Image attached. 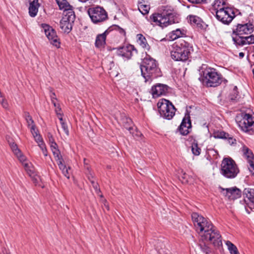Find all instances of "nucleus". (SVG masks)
Instances as JSON below:
<instances>
[{
	"instance_id": "obj_7",
	"label": "nucleus",
	"mask_w": 254,
	"mask_h": 254,
	"mask_svg": "<svg viewBox=\"0 0 254 254\" xmlns=\"http://www.w3.org/2000/svg\"><path fill=\"white\" fill-rule=\"evenodd\" d=\"M160 116L164 119L171 120L175 115L176 109L169 100L162 99L157 104Z\"/></svg>"
},
{
	"instance_id": "obj_8",
	"label": "nucleus",
	"mask_w": 254,
	"mask_h": 254,
	"mask_svg": "<svg viewBox=\"0 0 254 254\" xmlns=\"http://www.w3.org/2000/svg\"><path fill=\"white\" fill-rule=\"evenodd\" d=\"M88 14L91 21L95 24L103 22L108 19L107 12L100 6L89 8Z\"/></svg>"
},
{
	"instance_id": "obj_30",
	"label": "nucleus",
	"mask_w": 254,
	"mask_h": 254,
	"mask_svg": "<svg viewBox=\"0 0 254 254\" xmlns=\"http://www.w3.org/2000/svg\"><path fill=\"white\" fill-rule=\"evenodd\" d=\"M226 2L224 0H215L213 6L216 11L217 9H220L223 7H225Z\"/></svg>"
},
{
	"instance_id": "obj_15",
	"label": "nucleus",
	"mask_w": 254,
	"mask_h": 254,
	"mask_svg": "<svg viewBox=\"0 0 254 254\" xmlns=\"http://www.w3.org/2000/svg\"><path fill=\"white\" fill-rule=\"evenodd\" d=\"M169 87L162 83H157L152 86L151 93L153 98H157L161 95H164L168 92Z\"/></svg>"
},
{
	"instance_id": "obj_41",
	"label": "nucleus",
	"mask_w": 254,
	"mask_h": 254,
	"mask_svg": "<svg viewBox=\"0 0 254 254\" xmlns=\"http://www.w3.org/2000/svg\"><path fill=\"white\" fill-rule=\"evenodd\" d=\"M33 136L36 142L38 144L39 146H40V144H45L43 142L41 136L39 134H36Z\"/></svg>"
},
{
	"instance_id": "obj_35",
	"label": "nucleus",
	"mask_w": 254,
	"mask_h": 254,
	"mask_svg": "<svg viewBox=\"0 0 254 254\" xmlns=\"http://www.w3.org/2000/svg\"><path fill=\"white\" fill-rule=\"evenodd\" d=\"M238 96V88L237 86H234L232 92L230 93V94L229 95L230 99L231 101H235V100H236Z\"/></svg>"
},
{
	"instance_id": "obj_52",
	"label": "nucleus",
	"mask_w": 254,
	"mask_h": 254,
	"mask_svg": "<svg viewBox=\"0 0 254 254\" xmlns=\"http://www.w3.org/2000/svg\"><path fill=\"white\" fill-rule=\"evenodd\" d=\"M54 107H55V112L57 115L58 114V113L62 112V109H61L59 104L56 103V106H54Z\"/></svg>"
},
{
	"instance_id": "obj_16",
	"label": "nucleus",
	"mask_w": 254,
	"mask_h": 254,
	"mask_svg": "<svg viewBox=\"0 0 254 254\" xmlns=\"http://www.w3.org/2000/svg\"><path fill=\"white\" fill-rule=\"evenodd\" d=\"M254 26L252 24L245 23L244 24H238L236 28L233 30V33L236 35H248L253 32Z\"/></svg>"
},
{
	"instance_id": "obj_50",
	"label": "nucleus",
	"mask_w": 254,
	"mask_h": 254,
	"mask_svg": "<svg viewBox=\"0 0 254 254\" xmlns=\"http://www.w3.org/2000/svg\"><path fill=\"white\" fill-rule=\"evenodd\" d=\"M68 169H70V168L68 167V168H65V169L64 170H63L62 171V173L63 174V175L65 177H66L67 179H69L70 178V175H69V173L68 172Z\"/></svg>"
},
{
	"instance_id": "obj_42",
	"label": "nucleus",
	"mask_w": 254,
	"mask_h": 254,
	"mask_svg": "<svg viewBox=\"0 0 254 254\" xmlns=\"http://www.w3.org/2000/svg\"><path fill=\"white\" fill-rule=\"evenodd\" d=\"M0 103L2 106L4 108H8V103L5 99L1 96V94L0 95Z\"/></svg>"
},
{
	"instance_id": "obj_23",
	"label": "nucleus",
	"mask_w": 254,
	"mask_h": 254,
	"mask_svg": "<svg viewBox=\"0 0 254 254\" xmlns=\"http://www.w3.org/2000/svg\"><path fill=\"white\" fill-rule=\"evenodd\" d=\"M232 39L236 46H243L246 45L244 36L232 33Z\"/></svg>"
},
{
	"instance_id": "obj_17",
	"label": "nucleus",
	"mask_w": 254,
	"mask_h": 254,
	"mask_svg": "<svg viewBox=\"0 0 254 254\" xmlns=\"http://www.w3.org/2000/svg\"><path fill=\"white\" fill-rule=\"evenodd\" d=\"M191 127V121L189 115H188L187 117L185 116L179 127V131L181 134L183 135H187L190 132L189 129Z\"/></svg>"
},
{
	"instance_id": "obj_55",
	"label": "nucleus",
	"mask_w": 254,
	"mask_h": 254,
	"mask_svg": "<svg viewBox=\"0 0 254 254\" xmlns=\"http://www.w3.org/2000/svg\"><path fill=\"white\" fill-rule=\"evenodd\" d=\"M48 137H49V140L50 144L52 143V142H56L55 141L54 139L53 136L52 135V134L49 133L48 134Z\"/></svg>"
},
{
	"instance_id": "obj_36",
	"label": "nucleus",
	"mask_w": 254,
	"mask_h": 254,
	"mask_svg": "<svg viewBox=\"0 0 254 254\" xmlns=\"http://www.w3.org/2000/svg\"><path fill=\"white\" fill-rule=\"evenodd\" d=\"M8 142L15 155H18L20 153V150L18 148L17 145L14 142H10V140H8Z\"/></svg>"
},
{
	"instance_id": "obj_53",
	"label": "nucleus",
	"mask_w": 254,
	"mask_h": 254,
	"mask_svg": "<svg viewBox=\"0 0 254 254\" xmlns=\"http://www.w3.org/2000/svg\"><path fill=\"white\" fill-rule=\"evenodd\" d=\"M93 187L94 188V190H95L97 194H99V192H101L100 189L99 188V185L97 183L95 184L94 185H92Z\"/></svg>"
},
{
	"instance_id": "obj_45",
	"label": "nucleus",
	"mask_w": 254,
	"mask_h": 254,
	"mask_svg": "<svg viewBox=\"0 0 254 254\" xmlns=\"http://www.w3.org/2000/svg\"><path fill=\"white\" fill-rule=\"evenodd\" d=\"M62 127L63 129L64 133L67 136L69 135V130L68 129V127L65 123H62L61 124Z\"/></svg>"
},
{
	"instance_id": "obj_3",
	"label": "nucleus",
	"mask_w": 254,
	"mask_h": 254,
	"mask_svg": "<svg viewBox=\"0 0 254 254\" xmlns=\"http://www.w3.org/2000/svg\"><path fill=\"white\" fill-rule=\"evenodd\" d=\"M150 21L151 24L154 23L162 28L178 22L176 13L167 7H165L160 13H154L150 15Z\"/></svg>"
},
{
	"instance_id": "obj_49",
	"label": "nucleus",
	"mask_w": 254,
	"mask_h": 254,
	"mask_svg": "<svg viewBox=\"0 0 254 254\" xmlns=\"http://www.w3.org/2000/svg\"><path fill=\"white\" fill-rule=\"evenodd\" d=\"M39 147L42 150L44 156H47V150L46 147L45 146V144H40Z\"/></svg>"
},
{
	"instance_id": "obj_27",
	"label": "nucleus",
	"mask_w": 254,
	"mask_h": 254,
	"mask_svg": "<svg viewBox=\"0 0 254 254\" xmlns=\"http://www.w3.org/2000/svg\"><path fill=\"white\" fill-rule=\"evenodd\" d=\"M138 8L142 14L145 15L148 13L150 9V6L147 4H143L142 2H139Z\"/></svg>"
},
{
	"instance_id": "obj_62",
	"label": "nucleus",
	"mask_w": 254,
	"mask_h": 254,
	"mask_svg": "<svg viewBox=\"0 0 254 254\" xmlns=\"http://www.w3.org/2000/svg\"><path fill=\"white\" fill-rule=\"evenodd\" d=\"M86 159H85V158H84V164H87V163H86Z\"/></svg>"
},
{
	"instance_id": "obj_28",
	"label": "nucleus",
	"mask_w": 254,
	"mask_h": 254,
	"mask_svg": "<svg viewBox=\"0 0 254 254\" xmlns=\"http://www.w3.org/2000/svg\"><path fill=\"white\" fill-rule=\"evenodd\" d=\"M123 124L124 127L128 129L130 133L133 134L132 131L134 130V128L133 127L130 126L132 124L131 120L130 118H126L123 120Z\"/></svg>"
},
{
	"instance_id": "obj_31",
	"label": "nucleus",
	"mask_w": 254,
	"mask_h": 254,
	"mask_svg": "<svg viewBox=\"0 0 254 254\" xmlns=\"http://www.w3.org/2000/svg\"><path fill=\"white\" fill-rule=\"evenodd\" d=\"M23 116L26 121L27 124V126L28 127L32 126V125H35L34 122L32 119V117L30 115V114L28 112H24Z\"/></svg>"
},
{
	"instance_id": "obj_5",
	"label": "nucleus",
	"mask_w": 254,
	"mask_h": 254,
	"mask_svg": "<svg viewBox=\"0 0 254 254\" xmlns=\"http://www.w3.org/2000/svg\"><path fill=\"white\" fill-rule=\"evenodd\" d=\"M239 172L235 162L231 158H224L221 164V173L226 178L233 179Z\"/></svg>"
},
{
	"instance_id": "obj_48",
	"label": "nucleus",
	"mask_w": 254,
	"mask_h": 254,
	"mask_svg": "<svg viewBox=\"0 0 254 254\" xmlns=\"http://www.w3.org/2000/svg\"><path fill=\"white\" fill-rule=\"evenodd\" d=\"M30 128V131L32 134L33 136L35 135L36 134L38 133V131L36 128L35 125H32V126L29 127Z\"/></svg>"
},
{
	"instance_id": "obj_43",
	"label": "nucleus",
	"mask_w": 254,
	"mask_h": 254,
	"mask_svg": "<svg viewBox=\"0 0 254 254\" xmlns=\"http://www.w3.org/2000/svg\"><path fill=\"white\" fill-rule=\"evenodd\" d=\"M24 167L30 176L34 175V173L32 170L29 169V165L28 163L24 164Z\"/></svg>"
},
{
	"instance_id": "obj_18",
	"label": "nucleus",
	"mask_w": 254,
	"mask_h": 254,
	"mask_svg": "<svg viewBox=\"0 0 254 254\" xmlns=\"http://www.w3.org/2000/svg\"><path fill=\"white\" fill-rule=\"evenodd\" d=\"M225 192L224 194L227 196L230 199H235L239 198L241 195V190L237 188H232L226 189H223Z\"/></svg>"
},
{
	"instance_id": "obj_12",
	"label": "nucleus",
	"mask_w": 254,
	"mask_h": 254,
	"mask_svg": "<svg viewBox=\"0 0 254 254\" xmlns=\"http://www.w3.org/2000/svg\"><path fill=\"white\" fill-rule=\"evenodd\" d=\"M243 196L246 203V210L250 214L254 209V189L245 188L243 191Z\"/></svg>"
},
{
	"instance_id": "obj_20",
	"label": "nucleus",
	"mask_w": 254,
	"mask_h": 254,
	"mask_svg": "<svg viewBox=\"0 0 254 254\" xmlns=\"http://www.w3.org/2000/svg\"><path fill=\"white\" fill-rule=\"evenodd\" d=\"M58 4L60 9H64L63 15H68V13H74L73 6L69 4L66 0H62L61 1H58Z\"/></svg>"
},
{
	"instance_id": "obj_32",
	"label": "nucleus",
	"mask_w": 254,
	"mask_h": 254,
	"mask_svg": "<svg viewBox=\"0 0 254 254\" xmlns=\"http://www.w3.org/2000/svg\"><path fill=\"white\" fill-rule=\"evenodd\" d=\"M213 137L215 138L226 139L228 137V133L223 131H218L214 133Z\"/></svg>"
},
{
	"instance_id": "obj_34",
	"label": "nucleus",
	"mask_w": 254,
	"mask_h": 254,
	"mask_svg": "<svg viewBox=\"0 0 254 254\" xmlns=\"http://www.w3.org/2000/svg\"><path fill=\"white\" fill-rule=\"evenodd\" d=\"M189 21L191 24L198 25L200 22V19L197 16L190 15Z\"/></svg>"
},
{
	"instance_id": "obj_2",
	"label": "nucleus",
	"mask_w": 254,
	"mask_h": 254,
	"mask_svg": "<svg viewBox=\"0 0 254 254\" xmlns=\"http://www.w3.org/2000/svg\"><path fill=\"white\" fill-rule=\"evenodd\" d=\"M140 68L145 82L161 76V71L157 62L149 55H146L142 59Z\"/></svg>"
},
{
	"instance_id": "obj_13",
	"label": "nucleus",
	"mask_w": 254,
	"mask_h": 254,
	"mask_svg": "<svg viewBox=\"0 0 254 254\" xmlns=\"http://www.w3.org/2000/svg\"><path fill=\"white\" fill-rule=\"evenodd\" d=\"M43 27L44 29L45 33L50 41L51 44L57 48H59L61 43L60 39L57 35L56 31L52 27L47 24H44Z\"/></svg>"
},
{
	"instance_id": "obj_24",
	"label": "nucleus",
	"mask_w": 254,
	"mask_h": 254,
	"mask_svg": "<svg viewBox=\"0 0 254 254\" xmlns=\"http://www.w3.org/2000/svg\"><path fill=\"white\" fill-rule=\"evenodd\" d=\"M137 42L138 44L144 49H146L148 51L150 49V46L148 44L147 40L144 36L141 34H138L137 35Z\"/></svg>"
},
{
	"instance_id": "obj_29",
	"label": "nucleus",
	"mask_w": 254,
	"mask_h": 254,
	"mask_svg": "<svg viewBox=\"0 0 254 254\" xmlns=\"http://www.w3.org/2000/svg\"><path fill=\"white\" fill-rule=\"evenodd\" d=\"M226 245L231 254H240L237 247L231 242L227 241L226 242Z\"/></svg>"
},
{
	"instance_id": "obj_14",
	"label": "nucleus",
	"mask_w": 254,
	"mask_h": 254,
	"mask_svg": "<svg viewBox=\"0 0 254 254\" xmlns=\"http://www.w3.org/2000/svg\"><path fill=\"white\" fill-rule=\"evenodd\" d=\"M137 53V51L134 46L130 44L117 48L116 52L118 56L127 59H130L134 54H136Z\"/></svg>"
},
{
	"instance_id": "obj_19",
	"label": "nucleus",
	"mask_w": 254,
	"mask_h": 254,
	"mask_svg": "<svg viewBox=\"0 0 254 254\" xmlns=\"http://www.w3.org/2000/svg\"><path fill=\"white\" fill-rule=\"evenodd\" d=\"M242 151L244 157L247 159L249 164L250 167L249 168L254 167V155L252 151L247 146H244Z\"/></svg>"
},
{
	"instance_id": "obj_33",
	"label": "nucleus",
	"mask_w": 254,
	"mask_h": 254,
	"mask_svg": "<svg viewBox=\"0 0 254 254\" xmlns=\"http://www.w3.org/2000/svg\"><path fill=\"white\" fill-rule=\"evenodd\" d=\"M114 30L118 31L121 34H122L124 36L126 35L125 30L118 25H113L112 26L108 28V30L109 31V32Z\"/></svg>"
},
{
	"instance_id": "obj_10",
	"label": "nucleus",
	"mask_w": 254,
	"mask_h": 254,
	"mask_svg": "<svg viewBox=\"0 0 254 254\" xmlns=\"http://www.w3.org/2000/svg\"><path fill=\"white\" fill-rule=\"evenodd\" d=\"M237 124L242 130L245 132H251L254 133V118L250 114H245L242 119L237 122Z\"/></svg>"
},
{
	"instance_id": "obj_37",
	"label": "nucleus",
	"mask_w": 254,
	"mask_h": 254,
	"mask_svg": "<svg viewBox=\"0 0 254 254\" xmlns=\"http://www.w3.org/2000/svg\"><path fill=\"white\" fill-rule=\"evenodd\" d=\"M199 247L201 250L206 254H208L210 251V248L207 246H206L204 242L200 243Z\"/></svg>"
},
{
	"instance_id": "obj_51",
	"label": "nucleus",
	"mask_w": 254,
	"mask_h": 254,
	"mask_svg": "<svg viewBox=\"0 0 254 254\" xmlns=\"http://www.w3.org/2000/svg\"><path fill=\"white\" fill-rule=\"evenodd\" d=\"M226 139H228V143L231 145L236 143V139L233 138V137L231 135H230L229 134H228V137H226Z\"/></svg>"
},
{
	"instance_id": "obj_38",
	"label": "nucleus",
	"mask_w": 254,
	"mask_h": 254,
	"mask_svg": "<svg viewBox=\"0 0 254 254\" xmlns=\"http://www.w3.org/2000/svg\"><path fill=\"white\" fill-rule=\"evenodd\" d=\"M246 45L254 43V35H251L249 36H244Z\"/></svg>"
},
{
	"instance_id": "obj_22",
	"label": "nucleus",
	"mask_w": 254,
	"mask_h": 254,
	"mask_svg": "<svg viewBox=\"0 0 254 254\" xmlns=\"http://www.w3.org/2000/svg\"><path fill=\"white\" fill-rule=\"evenodd\" d=\"M39 6L40 4L38 3V0H33L30 2L29 14L31 17H34L37 15Z\"/></svg>"
},
{
	"instance_id": "obj_46",
	"label": "nucleus",
	"mask_w": 254,
	"mask_h": 254,
	"mask_svg": "<svg viewBox=\"0 0 254 254\" xmlns=\"http://www.w3.org/2000/svg\"><path fill=\"white\" fill-rule=\"evenodd\" d=\"M190 2L193 3H208L210 0H188Z\"/></svg>"
},
{
	"instance_id": "obj_1",
	"label": "nucleus",
	"mask_w": 254,
	"mask_h": 254,
	"mask_svg": "<svg viewBox=\"0 0 254 254\" xmlns=\"http://www.w3.org/2000/svg\"><path fill=\"white\" fill-rule=\"evenodd\" d=\"M191 219L195 231L202 240L210 242L215 247L222 245L220 234L210 221L196 212L191 214Z\"/></svg>"
},
{
	"instance_id": "obj_9",
	"label": "nucleus",
	"mask_w": 254,
	"mask_h": 254,
	"mask_svg": "<svg viewBox=\"0 0 254 254\" xmlns=\"http://www.w3.org/2000/svg\"><path fill=\"white\" fill-rule=\"evenodd\" d=\"M215 17L223 24H229L235 17V14L232 8L223 7L215 11Z\"/></svg>"
},
{
	"instance_id": "obj_47",
	"label": "nucleus",
	"mask_w": 254,
	"mask_h": 254,
	"mask_svg": "<svg viewBox=\"0 0 254 254\" xmlns=\"http://www.w3.org/2000/svg\"><path fill=\"white\" fill-rule=\"evenodd\" d=\"M58 162V166L59 167V168L60 169V170H61L62 171L63 170H64L65 169V168H66L67 167H66V166L65 165H64L63 163V159H60V160H58V161H57Z\"/></svg>"
},
{
	"instance_id": "obj_39",
	"label": "nucleus",
	"mask_w": 254,
	"mask_h": 254,
	"mask_svg": "<svg viewBox=\"0 0 254 254\" xmlns=\"http://www.w3.org/2000/svg\"><path fill=\"white\" fill-rule=\"evenodd\" d=\"M50 96L51 97V102L54 106H56V101L58 100V99L56 97V94L55 92H53L51 88L50 89Z\"/></svg>"
},
{
	"instance_id": "obj_63",
	"label": "nucleus",
	"mask_w": 254,
	"mask_h": 254,
	"mask_svg": "<svg viewBox=\"0 0 254 254\" xmlns=\"http://www.w3.org/2000/svg\"><path fill=\"white\" fill-rule=\"evenodd\" d=\"M100 197H103V195L102 194H101L100 195Z\"/></svg>"
},
{
	"instance_id": "obj_58",
	"label": "nucleus",
	"mask_w": 254,
	"mask_h": 254,
	"mask_svg": "<svg viewBox=\"0 0 254 254\" xmlns=\"http://www.w3.org/2000/svg\"><path fill=\"white\" fill-rule=\"evenodd\" d=\"M249 169L254 175V167L249 168Z\"/></svg>"
},
{
	"instance_id": "obj_60",
	"label": "nucleus",
	"mask_w": 254,
	"mask_h": 254,
	"mask_svg": "<svg viewBox=\"0 0 254 254\" xmlns=\"http://www.w3.org/2000/svg\"><path fill=\"white\" fill-rule=\"evenodd\" d=\"M59 119L60 120V123H61V124H62V123H65L64 121V120L63 119V117L62 118H59Z\"/></svg>"
},
{
	"instance_id": "obj_57",
	"label": "nucleus",
	"mask_w": 254,
	"mask_h": 254,
	"mask_svg": "<svg viewBox=\"0 0 254 254\" xmlns=\"http://www.w3.org/2000/svg\"><path fill=\"white\" fill-rule=\"evenodd\" d=\"M244 55H245V54L243 52H240L239 54V56L240 58H241V59L243 58L244 57Z\"/></svg>"
},
{
	"instance_id": "obj_26",
	"label": "nucleus",
	"mask_w": 254,
	"mask_h": 254,
	"mask_svg": "<svg viewBox=\"0 0 254 254\" xmlns=\"http://www.w3.org/2000/svg\"><path fill=\"white\" fill-rule=\"evenodd\" d=\"M191 151L194 155L198 156L200 153L201 149L198 146L197 142L196 140H194L191 144Z\"/></svg>"
},
{
	"instance_id": "obj_59",
	"label": "nucleus",
	"mask_w": 254,
	"mask_h": 254,
	"mask_svg": "<svg viewBox=\"0 0 254 254\" xmlns=\"http://www.w3.org/2000/svg\"><path fill=\"white\" fill-rule=\"evenodd\" d=\"M91 183L92 184V185H94L95 184H96V183L95 182V181L92 179H89Z\"/></svg>"
},
{
	"instance_id": "obj_54",
	"label": "nucleus",
	"mask_w": 254,
	"mask_h": 254,
	"mask_svg": "<svg viewBox=\"0 0 254 254\" xmlns=\"http://www.w3.org/2000/svg\"><path fill=\"white\" fill-rule=\"evenodd\" d=\"M50 147L52 150L58 149V145L56 142H52L50 144Z\"/></svg>"
},
{
	"instance_id": "obj_56",
	"label": "nucleus",
	"mask_w": 254,
	"mask_h": 254,
	"mask_svg": "<svg viewBox=\"0 0 254 254\" xmlns=\"http://www.w3.org/2000/svg\"><path fill=\"white\" fill-rule=\"evenodd\" d=\"M58 118H62L63 116H64V114L63 112H61V113H58V114L57 115Z\"/></svg>"
},
{
	"instance_id": "obj_25",
	"label": "nucleus",
	"mask_w": 254,
	"mask_h": 254,
	"mask_svg": "<svg viewBox=\"0 0 254 254\" xmlns=\"http://www.w3.org/2000/svg\"><path fill=\"white\" fill-rule=\"evenodd\" d=\"M184 35H185L184 31H182L180 29H177L176 30L173 31L169 34V39L173 41L182 37Z\"/></svg>"
},
{
	"instance_id": "obj_21",
	"label": "nucleus",
	"mask_w": 254,
	"mask_h": 254,
	"mask_svg": "<svg viewBox=\"0 0 254 254\" xmlns=\"http://www.w3.org/2000/svg\"><path fill=\"white\" fill-rule=\"evenodd\" d=\"M109 33V31L108 29L103 33L97 36L95 43L97 48H100L106 44V36Z\"/></svg>"
},
{
	"instance_id": "obj_44",
	"label": "nucleus",
	"mask_w": 254,
	"mask_h": 254,
	"mask_svg": "<svg viewBox=\"0 0 254 254\" xmlns=\"http://www.w3.org/2000/svg\"><path fill=\"white\" fill-rule=\"evenodd\" d=\"M18 158L19 160L23 163L25 164V161H26V157L24 156L21 153V152L20 151V153L18 154V155H15Z\"/></svg>"
},
{
	"instance_id": "obj_6",
	"label": "nucleus",
	"mask_w": 254,
	"mask_h": 254,
	"mask_svg": "<svg viewBox=\"0 0 254 254\" xmlns=\"http://www.w3.org/2000/svg\"><path fill=\"white\" fill-rule=\"evenodd\" d=\"M203 75L207 87H215L221 84L223 81H226L220 73L212 68L206 69L203 72Z\"/></svg>"
},
{
	"instance_id": "obj_11",
	"label": "nucleus",
	"mask_w": 254,
	"mask_h": 254,
	"mask_svg": "<svg viewBox=\"0 0 254 254\" xmlns=\"http://www.w3.org/2000/svg\"><path fill=\"white\" fill-rule=\"evenodd\" d=\"M68 13L69 15H63L60 23V28L63 32L66 33H69L71 31L75 19V13L72 12Z\"/></svg>"
},
{
	"instance_id": "obj_4",
	"label": "nucleus",
	"mask_w": 254,
	"mask_h": 254,
	"mask_svg": "<svg viewBox=\"0 0 254 254\" xmlns=\"http://www.w3.org/2000/svg\"><path fill=\"white\" fill-rule=\"evenodd\" d=\"M193 51L191 44L183 39H180L174 45L171 56L176 61H186L190 57Z\"/></svg>"
},
{
	"instance_id": "obj_40",
	"label": "nucleus",
	"mask_w": 254,
	"mask_h": 254,
	"mask_svg": "<svg viewBox=\"0 0 254 254\" xmlns=\"http://www.w3.org/2000/svg\"><path fill=\"white\" fill-rule=\"evenodd\" d=\"M52 151L55 156L56 161H58L60 160V159H63L62 156L61 155L60 152L58 149L52 150Z\"/></svg>"
},
{
	"instance_id": "obj_61",
	"label": "nucleus",
	"mask_w": 254,
	"mask_h": 254,
	"mask_svg": "<svg viewBox=\"0 0 254 254\" xmlns=\"http://www.w3.org/2000/svg\"><path fill=\"white\" fill-rule=\"evenodd\" d=\"M105 206L107 209V210L109 209V206L108 205H106V204H105Z\"/></svg>"
}]
</instances>
